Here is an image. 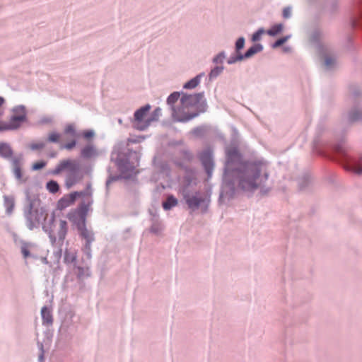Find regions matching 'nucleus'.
Listing matches in <instances>:
<instances>
[{"label": "nucleus", "mask_w": 362, "mask_h": 362, "mask_svg": "<svg viewBox=\"0 0 362 362\" xmlns=\"http://www.w3.org/2000/svg\"><path fill=\"white\" fill-rule=\"evenodd\" d=\"M270 177L269 163L263 159L243 160L241 153L235 147L226 150L223 185L221 199H230L235 190L252 194L257 189L267 193L270 187L267 183Z\"/></svg>", "instance_id": "obj_1"}, {"label": "nucleus", "mask_w": 362, "mask_h": 362, "mask_svg": "<svg viewBox=\"0 0 362 362\" xmlns=\"http://www.w3.org/2000/svg\"><path fill=\"white\" fill-rule=\"evenodd\" d=\"M66 171L65 185L69 189L79 183L84 177V173L81 165L76 160L64 159L61 160L56 168L52 170L53 175H59Z\"/></svg>", "instance_id": "obj_2"}, {"label": "nucleus", "mask_w": 362, "mask_h": 362, "mask_svg": "<svg viewBox=\"0 0 362 362\" xmlns=\"http://www.w3.org/2000/svg\"><path fill=\"white\" fill-rule=\"evenodd\" d=\"M44 231L48 235L51 244L62 246L68 233L66 221L60 219L56 221L53 216L49 223L43 226Z\"/></svg>", "instance_id": "obj_3"}, {"label": "nucleus", "mask_w": 362, "mask_h": 362, "mask_svg": "<svg viewBox=\"0 0 362 362\" xmlns=\"http://www.w3.org/2000/svg\"><path fill=\"white\" fill-rule=\"evenodd\" d=\"M44 210L40 207V199L28 197V205L24 209L26 225L30 230L37 227L43 217Z\"/></svg>", "instance_id": "obj_4"}, {"label": "nucleus", "mask_w": 362, "mask_h": 362, "mask_svg": "<svg viewBox=\"0 0 362 362\" xmlns=\"http://www.w3.org/2000/svg\"><path fill=\"white\" fill-rule=\"evenodd\" d=\"M334 151L339 156V159L343 163L344 168L346 171L357 175L362 173V167L359 165V159L348 153L346 147L344 144H339L334 147Z\"/></svg>", "instance_id": "obj_5"}, {"label": "nucleus", "mask_w": 362, "mask_h": 362, "mask_svg": "<svg viewBox=\"0 0 362 362\" xmlns=\"http://www.w3.org/2000/svg\"><path fill=\"white\" fill-rule=\"evenodd\" d=\"M361 92L357 86L349 87V96L355 102L354 106L348 113V119L351 122L362 121V98Z\"/></svg>", "instance_id": "obj_6"}, {"label": "nucleus", "mask_w": 362, "mask_h": 362, "mask_svg": "<svg viewBox=\"0 0 362 362\" xmlns=\"http://www.w3.org/2000/svg\"><path fill=\"white\" fill-rule=\"evenodd\" d=\"M92 201L81 203L77 209L69 211L66 217L74 225L77 230L86 225V216Z\"/></svg>", "instance_id": "obj_7"}, {"label": "nucleus", "mask_w": 362, "mask_h": 362, "mask_svg": "<svg viewBox=\"0 0 362 362\" xmlns=\"http://www.w3.org/2000/svg\"><path fill=\"white\" fill-rule=\"evenodd\" d=\"M151 105L147 104L138 109L134 115L132 126L134 129L139 131H144L150 126V120L148 113L151 110Z\"/></svg>", "instance_id": "obj_8"}, {"label": "nucleus", "mask_w": 362, "mask_h": 362, "mask_svg": "<svg viewBox=\"0 0 362 362\" xmlns=\"http://www.w3.org/2000/svg\"><path fill=\"white\" fill-rule=\"evenodd\" d=\"M180 96V93L179 92L171 93L167 98V103L171 107L172 116L175 120L179 122H187L197 116L198 114H182L180 110H176L173 105L178 100Z\"/></svg>", "instance_id": "obj_9"}, {"label": "nucleus", "mask_w": 362, "mask_h": 362, "mask_svg": "<svg viewBox=\"0 0 362 362\" xmlns=\"http://www.w3.org/2000/svg\"><path fill=\"white\" fill-rule=\"evenodd\" d=\"M79 235L86 240V243L83 247V252L88 259L91 257V244L95 240L94 233L92 230L86 228V225L78 229Z\"/></svg>", "instance_id": "obj_10"}, {"label": "nucleus", "mask_w": 362, "mask_h": 362, "mask_svg": "<svg viewBox=\"0 0 362 362\" xmlns=\"http://www.w3.org/2000/svg\"><path fill=\"white\" fill-rule=\"evenodd\" d=\"M117 165L118 169L125 178H130L132 175H136V165L130 163L127 158H118L117 160Z\"/></svg>", "instance_id": "obj_11"}, {"label": "nucleus", "mask_w": 362, "mask_h": 362, "mask_svg": "<svg viewBox=\"0 0 362 362\" xmlns=\"http://www.w3.org/2000/svg\"><path fill=\"white\" fill-rule=\"evenodd\" d=\"M184 199L189 209L192 211L198 209L201 203L204 202V198L199 192L194 194L186 193L184 194Z\"/></svg>", "instance_id": "obj_12"}, {"label": "nucleus", "mask_w": 362, "mask_h": 362, "mask_svg": "<svg viewBox=\"0 0 362 362\" xmlns=\"http://www.w3.org/2000/svg\"><path fill=\"white\" fill-rule=\"evenodd\" d=\"M202 93L192 95L182 93L180 102L184 107H192L197 105L202 100Z\"/></svg>", "instance_id": "obj_13"}, {"label": "nucleus", "mask_w": 362, "mask_h": 362, "mask_svg": "<svg viewBox=\"0 0 362 362\" xmlns=\"http://www.w3.org/2000/svg\"><path fill=\"white\" fill-rule=\"evenodd\" d=\"M12 167H13V173L19 181L22 180L23 174L21 170V167L23 164V156H19L12 158L11 160Z\"/></svg>", "instance_id": "obj_14"}, {"label": "nucleus", "mask_w": 362, "mask_h": 362, "mask_svg": "<svg viewBox=\"0 0 362 362\" xmlns=\"http://www.w3.org/2000/svg\"><path fill=\"white\" fill-rule=\"evenodd\" d=\"M98 155L96 146L93 144L90 143L86 145L81 150V156L84 159H89L93 157H96Z\"/></svg>", "instance_id": "obj_15"}, {"label": "nucleus", "mask_w": 362, "mask_h": 362, "mask_svg": "<svg viewBox=\"0 0 362 362\" xmlns=\"http://www.w3.org/2000/svg\"><path fill=\"white\" fill-rule=\"evenodd\" d=\"M27 118L23 116L16 117L12 115L8 124H6L8 130H15L18 129L21 124L26 122Z\"/></svg>", "instance_id": "obj_16"}, {"label": "nucleus", "mask_w": 362, "mask_h": 362, "mask_svg": "<svg viewBox=\"0 0 362 362\" xmlns=\"http://www.w3.org/2000/svg\"><path fill=\"white\" fill-rule=\"evenodd\" d=\"M78 197V192H71L68 196L62 197L59 201L58 205L59 207L62 208L67 207L69 205L72 204Z\"/></svg>", "instance_id": "obj_17"}, {"label": "nucleus", "mask_w": 362, "mask_h": 362, "mask_svg": "<svg viewBox=\"0 0 362 362\" xmlns=\"http://www.w3.org/2000/svg\"><path fill=\"white\" fill-rule=\"evenodd\" d=\"M41 316L42 320V325H52L53 323V317L52 310L47 306H44L41 309Z\"/></svg>", "instance_id": "obj_18"}, {"label": "nucleus", "mask_w": 362, "mask_h": 362, "mask_svg": "<svg viewBox=\"0 0 362 362\" xmlns=\"http://www.w3.org/2000/svg\"><path fill=\"white\" fill-rule=\"evenodd\" d=\"M13 156V150L7 143H0V156L4 158H11Z\"/></svg>", "instance_id": "obj_19"}, {"label": "nucleus", "mask_w": 362, "mask_h": 362, "mask_svg": "<svg viewBox=\"0 0 362 362\" xmlns=\"http://www.w3.org/2000/svg\"><path fill=\"white\" fill-rule=\"evenodd\" d=\"M4 205L6 208V213L10 215L12 214L14 206H15V200L13 196H4Z\"/></svg>", "instance_id": "obj_20"}, {"label": "nucleus", "mask_w": 362, "mask_h": 362, "mask_svg": "<svg viewBox=\"0 0 362 362\" xmlns=\"http://www.w3.org/2000/svg\"><path fill=\"white\" fill-rule=\"evenodd\" d=\"M263 49V46L261 44H255L250 47L245 54H243L244 59H249L255 54L260 52Z\"/></svg>", "instance_id": "obj_21"}, {"label": "nucleus", "mask_w": 362, "mask_h": 362, "mask_svg": "<svg viewBox=\"0 0 362 362\" xmlns=\"http://www.w3.org/2000/svg\"><path fill=\"white\" fill-rule=\"evenodd\" d=\"M177 203V199L173 195H170L167 197V199L163 202L162 205L163 208L167 211L175 206Z\"/></svg>", "instance_id": "obj_22"}, {"label": "nucleus", "mask_w": 362, "mask_h": 362, "mask_svg": "<svg viewBox=\"0 0 362 362\" xmlns=\"http://www.w3.org/2000/svg\"><path fill=\"white\" fill-rule=\"evenodd\" d=\"M205 173L208 175L209 177H211V172L214 168V163L211 160L209 154L206 151H205Z\"/></svg>", "instance_id": "obj_23"}, {"label": "nucleus", "mask_w": 362, "mask_h": 362, "mask_svg": "<svg viewBox=\"0 0 362 362\" xmlns=\"http://www.w3.org/2000/svg\"><path fill=\"white\" fill-rule=\"evenodd\" d=\"M202 76V74H200L193 78L192 79L189 80L187 83H185L183 86V88L185 89H192L198 86V84L200 83L201 77Z\"/></svg>", "instance_id": "obj_24"}, {"label": "nucleus", "mask_w": 362, "mask_h": 362, "mask_svg": "<svg viewBox=\"0 0 362 362\" xmlns=\"http://www.w3.org/2000/svg\"><path fill=\"white\" fill-rule=\"evenodd\" d=\"M351 25L353 28H362V11H358L357 14L353 17L351 21Z\"/></svg>", "instance_id": "obj_25"}, {"label": "nucleus", "mask_w": 362, "mask_h": 362, "mask_svg": "<svg viewBox=\"0 0 362 362\" xmlns=\"http://www.w3.org/2000/svg\"><path fill=\"white\" fill-rule=\"evenodd\" d=\"M12 112L13 116L19 117V116H23L24 118H27V111L26 108L24 105H20L14 107L12 109Z\"/></svg>", "instance_id": "obj_26"}, {"label": "nucleus", "mask_w": 362, "mask_h": 362, "mask_svg": "<svg viewBox=\"0 0 362 362\" xmlns=\"http://www.w3.org/2000/svg\"><path fill=\"white\" fill-rule=\"evenodd\" d=\"M283 30V25L281 23L273 25L270 29L265 30V33L269 36H276L280 33Z\"/></svg>", "instance_id": "obj_27"}, {"label": "nucleus", "mask_w": 362, "mask_h": 362, "mask_svg": "<svg viewBox=\"0 0 362 362\" xmlns=\"http://www.w3.org/2000/svg\"><path fill=\"white\" fill-rule=\"evenodd\" d=\"M223 69L224 67L223 66H216L214 67L209 74V79L210 81L214 80L223 72Z\"/></svg>", "instance_id": "obj_28"}, {"label": "nucleus", "mask_w": 362, "mask_h": 362, "mask_svg": "<svg viewBox=\"0 0 362 362\" xmlns=\"http://www.w3.org/2000/svg\"><path fill=\"white\" fill-rule=\"evenodd\" d=\"M76 260V255L75 252H72L66 250L64 255V261L65 263L70 264L73 263Z\"/></svg>", "instance_id": "obj_29"}, {"label": "nucleus", "mask_w": 362, "mask_h": 362, "mask_svg": "<svg viewBox=\"0 0 362 362\" xmlns=\"http://www.w3.org/2000/svg\"><path fill=\"white\" fill-rule=\"evenodd\" d=\"M244 57L242 53H235L231 54L229 58L227 59V63L228 64H233L238 62H241L244 60Z\"/></svg>", "instance_id": "obj_30"}, {"label": "nucleus", "mask_w": 362, "mask_h": 362, "mask_svg": "<svg viewBox=\"0 0 362 362\" xmlns=\"http://www.w3.org/2000/svg\"><path fill=\"white\" fill-rule=\"evenodd\" d=\"M31 244L25 242H22L21 245V252L25 259L30 256V249Z\"/></svg>", "instance_id": "obj_31"}, {"label": "nucleus", "mask_w": 362, "mask_h": 362, "mask_svg": "<svg viewBox=\"0 0 362 362\" xmlns=\"http://www.w3.org/2000/svg\"><path fill=\"white\" fill-rule=\"evenodd\" d=\"M61 137H62L61 134H59L57 132H52L49 133L47 140L49 143L57 144V143H59Z\"/></svg>", "instance_id": "obj_32"}, {"label": "nucleus", "mask_w": 362, "mask_h": 362, "mask_svg": "<svg viewBox=\"0 0 362 362\" xmlns=\"http://www.w3.org/2000/svg\"><path fill=\"white\" fill-rule=\"evenodd\" d=\"M336 65V60L329 56H326L325 59V66L326 69L331 70Z\"/></svg>", "instance_id": "obj_33"}, {"label": "nucleus", "mask_w": 362, "mask_h": 362, "mask_svg": "<svg viewBox=\"0 0 362 362\" xmlns=\"http://www.w3.org/2000/svg\"><path fill=\"white\" fill-rule=\"evenodd\" d=\"M47 189L52 193H56L59 189V186L56 181L50 180L47 183Z\"/></svg>", "instance_id": "obj_34"}, {"label": "nucleus", "mask_w": 362, "mask_h": 362, "mask_svg": "<svg viewBox=\"0 0 362 362\" xmlns=\"http://www.w3.org/2000/svg\"><path fill=\"white\" fill-rule=\"evenodd\" d=\"M322 33L319 30H315L310 35V41L313 43L318 44L322 38Z\"/></svg>", "instance_id": "obj_35"}, {"label": "nucleus", "mask_w": 362, "mask_h": 362, "mask_svg": "<svg viewBox=\"0 0 362 362\" xmlns=\"http://www.w3.org/2000/svg\"><path fill=\"white\" fill-rule=\"evenodd\" d=\"M64 134H69L73 137L77 136L75 125L74 124H69L64 128Z\"/></svg>", "instance_id": "obj_36"}, {"label": "nucleus", "mask_w": 362, "mask_h": 362, "mask_svg": "<svg viewBox=\"0 0 362 362\" xmlns=\"http://www.w3.org/2000/svg\"><path fill=\"white\" fill-rule=\"evenodd\" d=\"M76 268L78 270V273H77L78 279H81L84 278L85 276H90L88 268H83L82 267H77Z\"/></svg>", "instance_id": "obj_37"}, {"label": "nucleus", "mask_w": 362, "mask_h": 362, "mask_svg": "<svg viewBox=\"0 0 362 362\" xmlns=\"http://www.w3.org/2000/svg\"><path fill=\"white\" fill-rule=\"evenodd\" d=\"M78 197H91L92 196V189L90 184L87 185L85 189L78 192Z\"/></svg>", "instance_id": "obj_38"}, {"label": "nucleus", "mask_w": 362, "mask_h": 362, "mask_svg": "<svg viewBox=\"0 0 362 362\" xmlns=\"http://www.w3.org/2000/svg\"><path fill=\"white\" fill-rule=\"evenodd\" d=\"M161 115V109L160 107H156L151 115L148 117L150 120V124L153 121L158 120L160 116Z\"/></svg>", "instance_id": "obj_39"}, {"label": "nucleus", "mask_w": 362, "mask_h": 362, "mask_svg": "<svg viewBox=\"0 0 362 362\" xmlns=\"http://www.w3.org/2000/svg\"><path fill=\"white\" fill-rule=\"evenodd\" d=\"M162 230V225L158 221H155L152 223L150 231L154 234H158Z\"/></svg>", "instance_id": "obj_40"}, {"label": "nucleus", "mask_w": 362, "mask_h": 362, "mask_svg": "<svg viewBox=\"0 0 362 362\" xmlns=\"http://www.w3.org/2000/svg\"><path fill=\"white\" fill-rule=\"evenodd\" d=\"M245 38L243 37H239L235 45V49L236 53H241L240 50L244 47L245 46Z\"/></svg>", "instance_id": "obj_41"}, {"label": "nucleus", "mask_w": 362, "mask_h": 362, "mask_svg": "<svg viewBox=\"0 0 362 362\" xmlns=\"http://www.w3.org/2000/svg\"><path fill=\"white\" fill-rule=\"evenodd\" d=\"M225 59L226 52L224 51H222L213 58V62L216 64H222Z\"/></svg>", "instance_id": "obj_42"}, {"label": "nucleus", "mask_w": 362, "mask_h": 362, "mask_svg": "<svg viewBox=\"0 0 362 362\" xmlns=\"http://www.w3.org/2000/svg\"><path fill=\"white\" fill-rule=\"evenodd\" d=\"M264 33H266L264 28H261L258 29L255 33H253L252 36V41L257 42L260 40L262 35Z\"/></svg>", "instance_id": "obj_43"}, {"label": "nucleus", "mask_w": 362, "mask_h": 362, "mask_svg": "<svg viewBox=\"0 0 362 362\" xmlns=\"http://www.w3.org/2000/svg\"><path fill=\"white\" fill-rule=\"evenodd\" d=\"M76 141L75 139H73L66 144H61L60 148L71 151L76 146Z\"/></svg>", "instance_id": "obj_44"}, {"label": "nucleus", "mask_w": 362, "mask_h": 362, "mask_svg": "<svg viewBox=\"0 0 362 362\" xmlns=\"http://www.w3.org/2000/svg\"><path fill=\"white\" fill-rule=\"evenodd\" d=\"M289 38H290V35H287V36H285V37L278 39L274 43L272 44V48L275 49V48L280 47L281 45L284 44Z\"/></svg>", "instance_id": "obj_45"}, {"label": "nucleus", "mask_w": 362, "mask_h": 362, "mask_svg": "<svg viewBox=\"0 0 362 362\" xmlns=\"http://www.w3.org/2000/svg\"><path fill=\"white\" fill-rule=\"evenodd\" d=\"M45 144L44 142L31 144L30 146V148L33 151L42 149L45 148Z\"/></svg>", "instance_id": "obj_46"}, {"label": "nucleus", "mask_w": 362, "mask_h": 362, "mask_svg": "<svg viewBox=\"0 0 362 362\" xmlns=\"http://www.w3.org/2000/svg\"><path fill=\"white\" fill-rule=\"evenodd\" d=\"M82 136L86 139H90L94 137L95 132L92 129L86 130L82 133Z\"/></svg>", "instance_id": "obj_47"}, {"label": "nucleus", "mask_w": 362, "mask_h": 362, "mask_svg": "<svg viewBox=\"0 0 362 362\" xmlns=\"http://www.w3.org/2000/svg\"><path fill=\"white\" fill-rule=\"evenodd\" d=\"M291 8L288 6L283 9L282 16L284 18H289L291 16Z\"/></svg>", "instance_id": "obj_48"}, {"label": "nucleus", "mask_w": 362, "mask_h": 362, "mask_svg": "<svg viewBox=\"0 0 362 362\" xmlns=\"http://www.w3.org/2000/svg\"><path fill=\"white\" fill-rule=\"evenodd\" d=\"M46 165V163L44 161L37 162L33 164V170H37L43 168Z\"/></svg>", "instance_id": "obj_49"}, {"label": "nucleus", "mask_w": 362, "mask_h": 362, "mask_svg": "<svg viewBox=\"0 0 362 362\" xmlns=\"http://www.w3.org/2000/svg\"><path fill=\"white\" fill-rule=\"evenodd\" d=\"M52 122V118L50 117H43L40 119V123L45 124H49Z\"/></svg>", "instance_id": "obj_50"}, {"label": "nucleus", "mask_w": 362, "mask_h": 362, "mask_svg": "<svg viewBox=\"0 0 362 362\" xmlns=\"http://www.w3.org/2000/svg\"><path fill=\"white\" fill-rule=\"evenodd\" d=\"M39 348L41 351V353L39 356V361L42 362L44 361V350H43V344L42 343H38Z\"/></svg>", "instance_id": "obj_51"}, {"label": "nucleus", "mask_w": 362, "mask_h": 362, "mask_svg": "<svg viewBox=\"0 0 362 362\" xmlns=\"http://www.w3.org/2000/svg\"><path fill=\"white\" fill-rule=\"evenodd\" d=\"M203 132L202 127H197L193 129L192 134L195 136H201L202 133Z\"/></svg>", "instance_id": "obj_52"}, {"label": "nucleus", "mask_w": 362, "mask_h": 362, "mask_svg": "<svg viewBox=\"0 0 362 362\" xmlns=\"http://www.w3.org/2000/svg\"><path fill=\"white\" fill-rule=\"evenodd\" d=\"M184 154H185V157L187 160H190L192 158V154L189 152L185 151Z\"/></svg>", "instance_id": "obj_53"}, {"label": "nucleus", "mask_w": 362, "mask_h": 362, "mask_svg": "<svg viewBox=\"0 0 362 362\" xmlns=\"http://www.w3.org/2000/svg\"><path fill=\"white\" fill-rule=\"evenodd\" d=\"M199 158L202 164H204V153H199Z\"/></svg>", "instance_id": "obj_54"}, {"label": "nucleus", "mask_w": 362, "mask_h": 362, "mask_svg": "<svg viewBox=\"0 0 362 362\" xmlns=\"http://www.w3.org/2000/svg\"><path fill=\"white\" fill-rule=\"evenodd\" d=\"M5 130H8L6 128V124H0V131H5Z\"/></svg>", "instance_id": "obj_55"}, {"label": "nucleus", "mask_w": 362, "mask_h": 362, "mask_svg": "<svg viewBox=\"0 0 362 362\" xmlns=\"http://www.w3.org/2000/svg\"><path fill=\"white\" fill-rule=\"evenodd\" d=\"M5 100L4 98L0 97V107L4 103Z\"/></svg>", "instance_id": "obj_56"}, {"label": "nucleus", "mask_w": 362, "mask_h": 362, "mask_svg": "<svg viewBox=\"0 0 362 362\" xmlns=\"http://www.w3.org/2000/svg\"><path fill=\"white\" fill-rule=\"evenodd\" d=\"M113 180H114V179H113V178H111V179L107 180V182H106V185H107V186H108V185H109V184H110L112 181H113Z\"/></svg>", "instance_id": "obj_57"}, {"label": "nucleus", "mask_w": 362, "mask_h": 362, "mask_svg": "<svg viewBox=\"0 0 362 362\" xmlns=\"http://www.w3.org/2000/svg\"><path fill=\"white\" fill-rule=\"evenodd\" d=\"M55 156V153H52L51 154V157H54Z\"/></svg>", "instance_id": "obj_58"}, {"label": "nucleus", "mask_w": 362, "mask_h": 362, "mask_svg": "<svg viewBox=\"0 0 362 362\" xmlns=\"http://www.w3.org/2000/svg\"><path fill=\"white\" fill-rule=\"evenodd\" d=\"M1 115H2V112H0V117L1 116Z\"/></svg>", "instance_id": "obj_59"}]
</instances>
